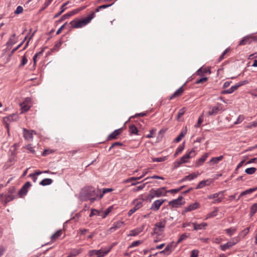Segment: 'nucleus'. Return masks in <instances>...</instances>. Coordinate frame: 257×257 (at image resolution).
<instances>
[{"label": "nucleus", "instance_id": "9", "mask_svg": "<svg viewBox=\"0 0 257 257\" xmlns=\"http://www.w3.org/2000/svg\"><path fill=\"white\" fill-rule=\"evenodd\" d=\"M165 199H159L156 200L152 204L151 207V209L157 211L159 209L160 206L165 202Z\"/></svg>", "mask_w": 257, "mask_h": 257}, {"label": "nucleus", "instance_id": "31", "mask_svg": "<svg viewBox=\"0 0 257 257\" xmlns=\"http://www.w3.org/2000/svg\"><path fill=\"white\" fill-rule=\"evenodd\" d=\"M62 234V230H59L56 231L55 233L52 235L51 238L53 241L56 240L59 237L61 236Z\"/></svg>", "mask_w": 257, "mask_h": 257}, {"label": "nucleus", "instance_id": "35", "mask_svg": "<svg viewBox=\"0 0 257 257\" xmlns=\"http://www.w3.org/2000/svg\"><path fill=\"white\" fill-rule=\"evenodd\" d=\"M130 131L131 134L137 135L138 132V128L134 125L131 124L129 126Z\"/></svg>", "mask_w": 257, "mask_h": 257}, {"label": "nucleus", "instance_id": "44", "mask_svg": "<svg viewBox=\"0 0 257 257\" xmlns=\"http://www.w3.org/2000/svg\"><path fill=\"white\" fill-rule=\"evenodd\" d=\"M143 177V176H140L139 177H131V178H130L128 179H127V180H125L124 181V182L127 183V182H131V181H133L138 180L141 179Z\"/></svg>", "mask_w": 257, "mask_h": 257}, {"label": "nucleus", "instance_id": "63", "mask_svg": "<svg viewBox=\"0 0 257 257\" xmlns=\"http://www.w3.org/2000/svg\"><path fill=\"white\" fill-rule=\"evenodd\" d=\"M147 115V113L146 112H141L139 113H136L134 116H133V118L141 116L144 117Z\"/></svg>", "mask_w": 257, "mask_h": 257}, {"label": "nucleus", "instance_id": "43", "mask_svg": "<svg viewBox=\"0 0 257 257\" xmlns=\"http://www.w3.org/2000/svg\"><path fill=\"white\" fill-rule=\"evenodd\" d=\"M167 157H160V158H152V161L153 162H161L165 161L166 160Z\"/></svg>", "mask_w": 257, "mask_h": 257}, {"label": "nucleus", "instance_id": "41", "mask_svg": "<svg viewBox=\"0 0 257 257\" xmlns=\"http://www.w3.org/2000/svg\"><path fill=\"white\" fill-rule=\"evenodd\" d=\"M112 206H110L108 208H107L103 212V215H102V217L103 218H105L107 216L109 213L111 211L112 209Z\"/></svg>", "mask_w": 257, "mask_h": 257}, {"label": "nucleus", "instance_id": "52", "mask_svg": "<svg viewBox=\"0 0 257 257\" xmlns=\"http://www.w3.org/2000/svg\"><path fill=\"white\" fill-rule=\"evenodd\" d=\"M203 119L202 118V115H201L198 118L197 123L195 124V126L196 127H198L200 126L201 123L203 122Z\"/></svg>", "mask_w": 257, "mask_h": 257}, {"label": "nucleus", "instance_id": "17", "mask_svg": "<svg viewBox=\"0 0 257 257\" xmlns=\"http://www.w3.org/2000/svg\"><path fill=\"white\" fill-rule=\"evenodd\" d=\"M123 224L124 222L123 221H116L113 224L112 226L109 229V230L110 231H113V230H115L118 228H120L123 225Z\"/></svg>", "mask_w": 257, "mask_h": 257}, {"label": "nucleus", "instance_id": "19", "mask_svg": "<svg viewBox=\"0 0 257 257\" xmlns=\"http://www.w3.org/2000/svg\"><path fill=\"white\" fill-rule=\"evenodd\" d=\"M239 87H238L237 85L236 84L234 86H231L229 89L222 91L221 92V94H230V93H232L235 90L237 89Z\"/></svg>", "mask_w": 257, "mask_h": 257}, {"label": "nucleus", "instance_id": "34", "mask_svg": "<svg viewBox=\"0 0 257 257\" xmlns=\"http://www.w3.org/2000/svg\"><path fill=\"white\" fill-rule=\"evenodd\" d=\"M186 111V108L185 107H183L181 109H180L178 112L177 116V119L179 121L180 118L184 115Z\"/></svg>", "mask_w": 257, "mask_h": 257}, {"label": "nucleus", "instance_id": "13", "mask_svg": "<svg viewBox=\"0 0 257 257\" xmlns=\"http://www.w3.org/2000/svg\"><path fill=\"white\" fill-rule=\"evenodd\" d=\"M183 197L182 196H179L177 199H174L169 202V205H171L172 207H178L183 203L180 202L182 200Z\"/></svg>", "mask_w": 257, "mask_h": 257}, {"label": "nucleus", "instance_id": "6", "mask_svg": "<svg viewBox=\"0 0 257 257\" xmlns=\"http://www.w3.org/2000/svg\"><path fill=\"white\" fill-rule=\"evenodd\" d=\"M256 38L255 37L251 36H246L239 42L238 46L245 45L247 44H250L253 41H255Z\"/></svg>", "mask_w": 257, "mask_h": 257}, {"label": "nucleus", "instance_id": "47", "mask_svg": "<svg viewBox=\"0 0 257 257\" xmlns=\"http://www.w3.org/2000/svg\"><path fill=\"white\" fill-rule=\"evenodd\" d=\"M230 50L229 48H227L221 55L218 59V62L222 61L225 55Z\"/></svg>", "mask_w": 257, "mask_h": 257}, {"label": "nucleus", "instance_id": "18", "mask_svg": "<svg viewBox=\"0 0 257 257\" xmlns=\"http://www.w3.org/2000/svg\"><path fill=\"white\" fill-rule=\"evenodd\" d=\"M192 224L193 225L194 230H198L202 229H204L207 225V223L203 222L200 224H197L196 223H192Z\"/></svg>", "mask_w": 257, "mask_h": 257}, {"label": "nucleus", "instance_id": "2", "mask_svg": "<svg viewBox=\"0 0 257 257\" xmlns=\"http://www.w3.org/2000/svg\"><path fill=\"white\" fill-rule=\"evenodd\" d=\"M95 13L92 12L90 15L88 16L86 18H84L81 20H74L72 21L70 24L72 28H81L83 26H85L89 23L91 20L94 17Z\"/></svg>", "mask_w": 257, "mask_h": 257}, {"label": "nucleus", "instance_id": "12", "mask_svg": "<svg viewBox=\"0 0 257 257\" xmlns=\"http://www.w3.org/2000/svg\"><path fill=\"white\" fill-rule=\"evenodd\" d=\"M200 206V204L197 202L192 203L184 208V210L183 212V214L187 212L192 211L193 210L197 209V208H199Z\"/></svg>", "mask_w": 257, "mask_h": 257}, {"label": "nucleus", "instance_id": "39", "mask_svg": "<svg viewBox=\"0 0 257 257\" xmlns=\"http://www.w3.org/2000/svg\"><path fill=\"white\" fill-rule=\"evenodd\" d=\"M224 192V191H220L218 193H216L213 194L209 195L208 196V199H215V198H217L220 194H223Z\"/></svg>", "mask_w": 257, "mask_h": 257}, {"label": "nucleus", "instance_id": "22", "mask_svg": "<svg viewBox=\"0 0 257 257\" xmlns=\"http://www.w3.org/2000/svg\"><path fill=\"white\" fill-rule=\"evenodd\" d=\"M144 229V226H142L140 228H138L132 230L130 232V236H136L138 234H139L140 233H141L142 231H143Z\"/></svg>", "mask_w": 257, "mask_h": 257}, {"label": "nucleus", "instance_id": "25", "mask_svg": "<svg viewBox=\"0 0 257 257\" xmlns=\"http://www.w3.org/2000/svg\"><path fill=\"white\" fill-rule=\"evenodd\" d=\"M42 173V172L40 171H37L34 173L29 174V177H31L34 182H36L37 179V176Z\"/></svg>", "mask_w": 257, "mask_h": 257}, {"label": "nucleus", "instance_id": "23", "mask_svg": "<svg viewBox=\"0 0 257 257\" xmlns=\"http://www.w3.org/2000/svg\"><path fill=\"white\" fill-rule=\"evenodd\" d=\"M24 137L25 139L29 140L33 138V131L30 132L27 130L26 128H24Z\"/></svg>", "mask_w": 257, "mask_h": 257}, {"label": "nucleus", "instance_id": "38", "mask_svg": "<svg viewBox=\"0 0 257 257\" xmlns=\"http://www.w3.org/2000/svg\"><path fill=\"white\" fill-rule=\"evenodd\" d=\"M218 211V209L217 207L215 208V209L212 212H210V213L208 214L206 217V219L216 216L217 215V213Z\"/></svg>", "mask_w": 257, "mask_h": 257}, {"label": "nucleus", "instance_id": "32", "mask_svg": "<svg viewBox=\"0 0 257 257\" xmlns=\"http://www.w3.org/2000/svg\"><path fill=\"white\" fill-rule=\"evenodd\" d=\"M257 190V187L247 189L241 193V195H246Z\"/></svg>", "mask_w": 257, "mask_h": 257}, {"label": "nucleus", "instance_id": "27", "mask_svg": "<svg viewBox=\"0 0 257 257\" xmlns=\"http://www.w3.org/2000/svg\"><path fill=\"white\" fill-rule=\"evenodd\" d=\"M250 216L252 217L257 211V203H254L250 207Z\"/></svg>", "mask_w": 257, "mask_h": 257}, {"label": "nucleus", "instance_id": "59", "mask_svg": "<svg viewBox=\"0 0 257 257\" xmlns=\"http://www.w3.org/2000/svg\"><path fill=\"white\" fill-rule=\"evenodd\" d=\"M122 145H123V144L120 142H115L111 145V146H110V147L109 149V150H110L112 148H113L115 146H122Z\"/></svg>", "mask_w": 257, "mask_h": 257}, {"label": "nucleus", "instance_id": "64", "mask_svg": "<svg viewBox=\"0 0 257 257\" xmlns=\"http://www.w3.org/2000/svg\"><path fill=\"white\" fill-rule=\"evenodd\" d=\"M16 192V188L14 187H11L9 188L8 190V194L13 195Z\"/></svg>", "mask_w": 257, "mask_h": 257}, {"label": "nucleus", "instance_id": "29", "mask_svg": "<svg viewBox=\"0 0 257 257\" xmlns=\"http://www.w3.org/2000/svg\"><path fill=\"white\" fill-rule=\"evenodd\" d=\"M53 182V180L51 179L46 178L42 180L40 184L42 186H46L50 185Z\"/></svg>", "mask_w": 257, "mask_h": 257}, {"label": "nucleus", "instance_id": "61", "mask_svg": "<svg viewBox=\"0 0 257 257\" xmlns=\"http://www.w3.org/2000/svg\"><path fill=\"white\" fill-rule=\"evenodd\" d=\"M199 251L198 250H193L191 251V257H198Z\"/></svg>", "mask_w": 257, "mask_h": 257}, {"label": "nucleus", "instance_id": "5", "mask_svg": "<svg viewBox=\"0 0 257 257\" xmlns=\"http://www.w3.org/2000/svg\"><path fill=\"white\" fill-rule=\"evenodd\" d=\"M113 245L109 246L107 249L92 250L89 252L90 255H97L98 257L103 256L107 254L112 248Z\"/></svg>", "mask_w": 257, "mask_h": 257}, {"label": "nucleus", "instance_id": "42", "mask_svg": "<svg viewBox=\"0 0 257 257\" xmlns=\"http://www.w3.org/2000/svg\"><path fill=\"white\" fill-rule=\"evenodd\" d=\"M173 244L174 242H172L168 244L165 247V251H167L168 252V254H170L172 252V248L173 247Z\"/></svg>", "mask_w": 257, "mask_h": 257}, {"label": "nucleus", "instance_id": "11", "mask_svg": "<svg viewBox=\"0 0 257 257\" xmlns=\"http://www.w3.org/2000/svg\"><path fill=\"white\" fill-rule=\"evenodd\" d=\"M31 186V183L30 182H27L19 191V194L20 196L26 195L28 189Z\"/></svg>", "mask_w": 257, "mask_h": 257}, {"label": "nucleus", "instance_id": "24", "mask_svg": "<svg viewBox=\"0 0 257 257\" xmlns=\"http://www.w3.org/2000/svg\"><path fill=\"white\" fill-rule=\"evenodd\" d=\"M235 243L231 242H227L226 243L221 245L220 247L222 250L225 251L226 249L229 248L234 245Z\"/></svg>", "mask_w": 257, "mask_h": 257}, {"label": "nucleus", "instance_id": "53", "mask_svg": "<svg viewBox=\"0 0 257 257\" xmlns=\"http://www.w3.org/2000/svg\"><path fill=\"white\" fill-rule=\"evenodd\" d=\"M21 106H22L21 108H22V111H27L30 108V106L27 105V104H24V105L22 104Z\"/></svg>", "mask_w": 257, "mask_h": 257}, {"label": "nucleus", "instance_id": "16", "mask_svg": "<svg viewBox=\"0 0 257 257\" xmlns=\"http://www.w3.org/2000/svg\"><path fill=\"white\" fill-rule=\"evenodd\" d=\"M184 92L183 86L177 89L169 98V100H172L175 97H178L182 95Z\"/></svg>", "mask_w": 257, "mask_h": 257}, {"label": "nucleus", "instance_id": "46", "mask_svg": "<svg viewBox=\"0 0 257 257\" xmlns=\"http://www.w3.org/2000/svg\"><path fill=\"white\" fill-rule=\"evenodd\" d=\"M28 62V60L26 57V56H23L22 57V59L21 62V64L19 65V67H21L24 66Z\"/></svg>", "mask_w": 257, "mask_h": 257}, {"label": "nucleus", "instance_id": "1", "mask_svg": "<svg viewBox=\"0 0 257 257\" xmlns=\"http://www.w3.org/2000/svg\"><path fill=\"white\" fill-rule=\"evenodd\" d=\"M98 194L94 187L86 186L83 188L79 193V199L81 201L90 200L91 202H93L96 200Z\"/></svg>", "mask_w": 257, "mask_h": 257}, {"label": "nucleus", "instance_id": "20", "mask_svg": "<svg viewBox=\"0 0 257 257\" xmlns=\"http://www.w3.org/2000/svg\"><path fill=\"white\" fill-rule=\"evenodd\" d=\"M208 73L209 74H210L211 73V70H210V69L206 68H202V67L200 68L197 71V75H199V76H202L205 73Z\"/></svg>", "mask_w": 257, "mask_h": 257}, {"label": "nucleus", "instance_id": "26", "mask_svg": "<svg viewBox=\"0 0 257 257\" xmlns=\"http://www.w3.org/2000/svg\"><path fill=\"white\" fill-rule=\"evenodd\" d=\"M223 158V156H220L217 157L212 158L209 161V163H212L213 165L217 164L219 161H221Z\"/></svg>", "mask_w": 257, "mask_h": 257}, {"label": "nucleus", "instance_id": "51", "mask_svg": "<svg viewBox=\"0 0 257 257\" xmlns=\"http://www.w3.org/2000/svg\"><path fill=\"white\" fill-rule=\"evenodd\" d=\"M26 149L29 150L31 153L35 154V151L34 149V147L31 144H29L26 146Z\"/></svg>", "mask_w": 257, "mask_h": 257}, {"label": "nucleus", "instance_id": "55", "mask_svg": "<svg viewBox=\"0 0 257 257\" xmlns=\"http://www.w3.org/2000/svg\"><path fill=\"white\" fill-rule=\"evenodd\" d=\"M248 83L249 81L247 80H244L243 81L239 82L238 83H236V84L237 85L238 87H239L240 86L246 84Z\"/></svg>", "mask_w": 257, "mask_h": 257}, {"label": "nucleus", "instance_id": "50", "mask_svg": "<svg viewBox=\"0 0 257 257\" xmlns=\"http://www.w3.org/2000/svg\"><path fill=\"white\" fill-rule=\"evenodd\" d=\"M24 43V41H23L19 45H18L16 48H14L11 51V55H13L18 49H19Z\"/></svg>", "mask_w": 257, "mask_h": 257}, {"label": "nucleus", "instance_id": "36", "mask_svg": "<svg viewBox=\"0 0 257 257\" xmlns=\"http://www.w3.org/2000/svg\"><path fill=\"white\" fill-rule=\"evenodd\" d=\"M198 175H199L198 173H193L189 174L188 176H186L185 177H186L187 180H193V179H195L196 178H197V177L198 176Z\"/></svg>", "mask_w": 257, "mask_h": 257}, {"label": "nucleus", "instance_id": "37", "mask_svg": "<svg viewBox=\"0 0 257 257\" xmlns=\"http://www.w3.org/2000/svg\"><path fill=\"white\" fill-rule=\"evenodd\" d=\"M256 170V169L254 167L248 168L245 169V172L249 175L254 174Z\"/></svg>", "mask_w": 257, "mask_h": 257}, {"label": "nucleus", "instance_id": "33", "mask_svg": "<svg viewBox=\"0 0 257 257\" xmlns=\"http://www.w3.org/2000/svg\"><path fill=\"white\" fill-rule=\"evenodd\" d=\"M208 181V180H206V181L203 180V181H200L199 182V183L197 185L195 189H199L202 188L206 186V185H208V184H207V182Z\"/></svg>", "mask_w": 257, "mask_h": 257}, {"label": "nucleus", "instance_id": "28", "mask_svg": "<svg viewBox=\"0 0 257 257\" xmlns=\"http://www.w3.org/2000/svg\"><path fill=\"white\" fill-rule=\"evenodd\" d=\"M16 37V34H14L12 35L11 37L9 38L8 41L7 42L6 45L8 46V47H11L14 44L16 43V41L12 38V37L15 38Z\"/></svg>", "mask_w": 257, "mask_h": 257}, {"label": "nucleus", "instance_id": "40", "mask_svg": "<svg viewBox=\"0 0 257 257\" xmlns=\"http://www.w3.org/2000/svg\"><path fill=\"white\" fill-rule=\"evenodd\" d=\"M186 134V133H184L182 132L180 135L174 140V142L175 143H178L183 138Z\"/></svg>", "mask_w": 257, "mask_h": 257}, {"label": "nucleus", "instance_id": "30", "mask_svg": "<svg viewBox=\"0 0 257 257\" xmlns=\"http://www.w3.org/2000/svg\"><path fill=\"white\" fill-rule=\"evenodd\" d=\"M18 118V115L17 114L13 113L5 117V119H7L8 120L10 121H13L15 120H17Z\"/></svg>", "mask_w": 257, "mask_h": 257}, {"label": "nucleus", "instance_id": "10", "mask_svg": "<svg viewBox=\"0 0 257 257\" xmlns=\"http://www.w3.org/2000/svg\"><path fill=\"white\" fill-rule=\"evenodd\" d=\"M135 205L128 212V215L131 216L134 212L143 206V202L141 201H135Z\"/></svg>", "mask_w": 257, "mask_h": 257}, {"label": "nucleus", "instance_id": "14", "mask_svg": "<svg viewBox=\"0 0 257 257\" xmlns=\"http://www.w3.org/2000/svg\"><path fill=\"white\" fill-rule=\"evenodd\" d=\"M121 128H119L115 130L107 137V140L110 141L116 139L117 138V136L119 135L121 133Z\"/></svg>", "mask_w": 257, "mask_h": 257}, {"label": "nucleus", "instance_id": "58", "mask_svg": "<svg viewBox=\"0 0 257 257\" xmlns=\"http://www.w3.org/2000/svg\"><path fill=\"white\" fill-rule=\"evenodd\" d=\"M99 212L98 210H97L96 209H92L91 211L90 212V214L89 215V217H91L95 214L99 215Z\"/></svg>", "mask_w": 257, "mask_h": 257}, {"label": "nucleus", "instance_id": "4", "mask_svg": "<svg viewBox=\"0 0 257 257\" xmlns=\"http://www.w3.org/2000/svg\"><path fill=\"white\" fill-rule=\"evenodd\" d=\"M166 223L167 220L166 218L156 223L152 235L159 234L160 232L164 231Z\"/></svg>", "mask_w": 257, "mask_h": 257}, {"label": "nucleus", "instance_id": "8", "mask_svg": "<svg viewBox=\"0 0 257 257\" xmlns=\"http://www.w3.org/2000/svg\"><path fill=\"white\" fill-rule=\"evenodd\" d=\"M195 156V151L194 149H192L191 151L187 153L185 155L181 158L180 161L182 163L188 162L187 160L194 157Z\"/></svg>", "mask_w": 257, "mask_h": 257}, {"label": "nucleus", "instance_id": "15", "mask_svg": "<svg viewBox=\"0 0 257 257\" xmlns=\"http://www.w3.org/2000/svg\"><path fill=\"white\" fill-rule=\"evenodd\" d=\"M209 156V153H206L204 154L200 159L196 160L195 162V165L196 167H199L201 166L204 162L206 161V159Z\"/></svg>", "mask_w": 257, "mask_h": 257}, {"label": "nucleus", "instance_id": "60", "mask_svg": "<svg viewBox=\"0 0 257 257\" xmlns=\"http://www.w3.org/2000/svg\"><path fill=\"white\" fill-rule=\"evenodd\" d=\"M184 149V144L182 145L179 146L176 150L177 153H181L183 150Z\"/></svg>", "mask_w": 257, "mask_h": 257}, {"label": "nucleus", "instance_id": "3", "mask_svg": "<svg viewBox=\"0 0 257 257\" xmlns=\"http://www.w3.org/2000/svg\"><path fill=\"white\" fill-rule=\"evenodd\" d=\"M166 188L165 187L158 188L156 190L152 189L149 194L146 196V200L149 199L150 201L155 197H159L166 195L167 191H165Z\"/></svg>", "mask_w": 257, "mask_h": 257}, {"label": "nucleus", "instance_id": "57", "mask_svg": "<svg viewBox=\"0 0 257 257\" xmlns=\"http://www.w3.org/2000/svg\"><path fill=\"white\" fill-rule=\"evenodd\" d=\"M70 17H71V16H70L69 13H68L64 15L63 16H62L59 21L60 22L62 21L65 19H68Z\"/></svg>", "mask_w": 257, "mask_h": 257}, {"label": "nucleus", "instance_id": "45", "mask_svg": "<svg viewBox=\"0 0 257 257\" xmlns=\"http://www.w3.org/2000/svg\"><path fill=\"white\" fill-rule=\"evenodd\" d=\"M187 238V235H186V233H183V234H181L180 235L179 238L178 239V241H177L176 244H179V243H180L181 241H182L183 240H184V239H185Z\"/></svg>", "mask_w": 257, "mask_h": 257}, {"label": "nucleus", "instance_id": "48", "mask_svg": "<svg viewBox=\"0 0 257 257\" xmlns=\"http://www.w3.org/2000/svg\"><path fill=\"white\" fill-rule=\"evenodd\" d=\"M207 80H208V78L207 77H202V78H201L198 79L196 81V84L203 83L207 81Z\"/></svg>", "mask_w": 257, "mask_h": 257}, {"label": "nucleus", "instance_id": "21", "mask_svg": "<svg viewBox=\"0 0 257 257\" xmlns=\"http://www.w3.org/2000/svg\"><path fill=\"white\" fill-rule=\"evenodd\" d=\"M5 199L4 200V205L6 206L7 203L12 200H13L15 198V196L14 195L12 194H5Z\"/></svg>", "mask_w": 257, "mask_h": 257}, {"label": "nucleus", "instance_id": "7", "mask_svg": "<svg viewBox=\"0 0 257 257\" xmlns=\"http://www.w3.org/2000/svg\"><path fill=\"white\" fill-rule=\"evenodd\" d=\"M209 108L210 110L207 112L208 115H215L222 110V106L221 104L218 103L217 106L210 107Z\"/></svg>", "mask_w": 257, "mask_h": 257}, {"label": "nucleus", "instance_id": "62", "mask_svg": "<svg viewBox=\"0 0 257 257\" xmlns=\"http://www.w3.org/2000/svg\"><path fill=\"white\" fill-rule=\"evenodd\" d=\"M141 243V241L140 240H137L134 241L132 242L131 245L130 246V247H134L139 245Z\"/></svg>", "mask_w": 257, "mask_h": 257}, {"label": "nucleus", "instance_id": "56", "mask_svg": "<svg viewBox=\"0 0 257 257\" xmlns=\"http://www.w3.org/2000/svg\"><path fill=\"white\" fill-rule=\"evenodd\" d=\"M150 178L152 179H161V180H164V178L161 176H157V175H154L150 177H147L145 179V180H148Z\"/></svg>", "mask_w": 257, "mask_h": 257}, {"label": "nucleus", "instance_id": "49", "mask_svg": "<svg viewBox=\"0 0 257 257\" xmlns=\"http://www.w3.org/2000/svg\"><path fill=\"white\" fill-rule=\"evenodd\" d=\"M23 11V8L22 6H18L16 10L15 11V14L16 15H19L21 14Z\"/></svg>", "mask_w": 257, "mask_h": 257}, {"label": "nucleus", "instance_id": "54", "mask_svg": "<svg viewBox=\"0 0 257 257\" xmlns=\"http://www.w3.org/2000/svg\"><path fill=\"white\" fill-rule=\"evenodd\" d=\"M112 190H113V189H111V188H105V189H103L102 194H100V198H102V197L103 196L104 194H105L106 193H108V192H110Z\"/></svg>", "mask_w": 257, "mask_h": 257}]
</instances>
